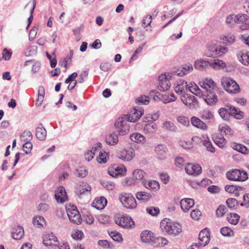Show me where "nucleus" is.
Returning a JSON list of instances; mask_svg holds the SVG:
<instances>
[{
    "label": "nucleus",
    "instance_id": "1",
    "mask_svg": "<svg viewBox=\"0 0 249 249\" xmlns=\"http://www.w3.org/2000/svg\"><path fill=\"white\" fill-rule=\"evenodd\" d=\"M200 86L207 92V95H203V91L199 88L194 93L196 96H203V99L208 105H214L218 101L216 92L218 91V87L212 79L206 78L200 82Z\"/></svg>",
    "mask_w": 249,
    "mask_h": 249
},
{
    "label": "nucleus",
    "instance_id": "2",
    "mask_svg": "<svg viewBox=\"0 0 249 249\" xmlns=\"http://www.w3.org/2000/svg\"><path fill=\"white\" fill-rule=\"evenodd\" d=\"M160 226L162 230L169 235L177 236L182 231L181 226L169 219H163L160 222Z\"/></svg>",
    "mask_w": 249,
    "mask_h": 249
},
{
    "label": "nucleus",
    "instance_id": "3",
    "mask_svg": "<svg viewBox=\"0 0 249 249\" xmlns=\"http://www.w3.org/2000/svg\"><path fill=\"white\" fill-rule=\"evenodd\" d=\"M207 48L206 56L213 58L221 56L228 51L226 47L213 43L208 44Z\"/></svg>",
    "mask_w": 249,
    "mask_h": 249
},
{
    "label": "nucleus",
    "instance_id": "4",
    "mask_svg": "<svg viewBox=\"0 0 249 249\" xmlns=\"http://www.w3.org/2000/svg\"><path fill=\"white\" fill-rule=\"evenodd\" d=\"M127 119L128 118L124 116L119 118L114 124L115 128L121 135H125L129 131L130 126Z\"/></svg>",
    "mask_w": 249,
    "mask_h": 249
},
{
    "label": "nucleus",
    "instance_id": "5",
    "mask_svg": "<svg viewBox=\"0 0 249 249\" xmlns=\"http://www.w3.org/2000/svg\"><path fill=\"white\" fill-rule=\"evenodd\" d=\"M221 84L224 89L231 93H237L240 91V88L237 83L228 77H223Z\"/></svg>",
    "mask_w": 249,
    "mask_h": 249
},
{
    "label": "nucleus",
    "instance_id": "6",
    "mask_svg": "<svg viewBox=\"0 0 249 249\" xmlns=\"http://www.w3.org/2000/svg\"><path fill=\"white\" fill-rule=\"evenodd\" d=\"M119 198L123 205L127 209H132L137 207L136 201L131 194L122 193Z\"/></svg>",
    "mask_w": 249,
    "mask_h": 249
},
{
    "label": "nucleus",
    "instance_id": "7",
    "mask_svg": "<svg viewBox=\"0 0 249 249\" xmlns=\"http://www.w3.org/2000/svg\"><path fill=\"white\" fill-rule=\"evenodd\" d=\"M172 77V73H165L159 76L158 89L161 91H165L168 90L171 87L170 80Z\"/></svg>",
    "mask_w": 249,
    "mask_h": 249
},
{
    "label": "nucleus",
    "instance_id": "8",
    "mask_svg": "<svg viewBox=\"0 0 249 249\" xmlns=\"http://www.w3.org/2000/svg\"><path fill=\"white\" fill-rule=\"evenodd\" d=\"M227 178L234 181H245L248 178V174L246 171L234 169L227 173Z\"/></svg>",
    "mask_w": 249,
    "mask_h": 249
},
{
    "label": "nucleus",
    "instance_id": "9",
    "mask_svg": "<svg viewBox=\"0 0 249 249\" xmlns=\"http://www.w3.org/2000/svg\"><path fill=\"white\" fill-rule=\"evenodd\" d=\"M180 99L190 109H196L198 107V102L194 95L184 94L180 96Z\"/></svg>",
    "mask_w": 249,
    "mask_h": 249
},
{
    "label": "nucleus",
    "instance_id": "10",
    "mask_svg": "<svg viewBox=\"0 0 249 249\" xmlns=\"http://www.w3.org/2000/svg\"><path fill=\"white\" fill-rule=\"evenodd\" d=\"M43 243L45 246L54 249H56L59 244L57 237L53 233L46 234L43 238Z\"/></svg>",
    "mask_w": 249,
    "mask_h": 249
},
{
    "label": "nucleus",
    "instance_id": "11",
    "mask_svg": "<svg viewBox=\"0 0 249 249\" xmlns=\"http://www.w3.org/2000/svg\"><path fill=\"white\" fill-rule=\"evenodd\" d=\"M115 222L116 224L124 228H131L134 225V222L131 217L126 215L116 217Z\"/></svg>",
    "mask_w": 249,
    "mask_h": 249
},
{
    "label": "nucleus",
    "instance_id": "12",
    "mask_svg": "<svg viewBox=\"0 0 249 249\" xmlns=\"http://www.w3.org/2000/svg\"><path fill=\"white\" fill-rule=\"evenodd\" d=\"M68 216L70 221L73 224L79 225L82 222L81 215L76 207L72 206L67 211Z\"/></svg>",
    "mask_w": 249,
    "mask_h": 249
},
{
    "label": "nucleus",
    "instance_id": "13",
    "mask_svg": "<svg viewBox=\"0 0 249 249\" xmlns=\"http://www.w3.org/2000/svg\"><path fill=\"white\" fill-rule=\"evenodd\" d=\"M186 172L190 175L197 176L201 173V167L198 164L188 163L185 167Z\"/></svg>",
    "mask_w": 249,
    "mask_h": 249
},
{
    "label": "nucleus",
    "instance_id": "14",
    "mask_svg": "<svg viewBox=\"0 0 249 249\" xmlns=\"http://www.w3.org/2000/svg\"><path fill=\"white\" fill-rule=\"evenodd\" d=\"M90 191V186L87 184L83 183L77 185L76 193L79 198H82L84 196L89 195Z\"/></svg>",
    "mask_w": 249,
    "mask_h": 249
},
{
    "label": "nucleus",
    "instance_id": "15",
    "mask_svg": "<svg viewBox=\"0 0 249 249\" xmlns=\"http://www.w3.org/2000/svg\"><path fill=\"white\" fill-rule=\"evenodd\" d=\"M199 244L200 246L204 247L207 245L210 240V235L207 228L201 231L198 236Z\"/></svg>",
    "mask_w": 249,
    "mask_h": 249
},
{
    "label": "nucleus",
    "instance_id": "16",
    "mask_svg": "<svg viewBox=\"0 0 249 249\" xmlns=\"http://www.w3.org/2000/svg\"><path fill=\"white\" fill-rule=\"evenodd\" d=\"M55 198L58 202L62 203L66 201L67 197L64 187L60 186L55 191Z\"/></svg>",
    "mask_w": 249,
    "mask_h": 249
},
{
    "label": "nucleus",
    "instance_id": "17",
    "mask_svg": "<svg viewBox=\"0 0 249 249\" xmlns=\"http://www.w3.org/2000/svg\"><path fill=\"white\" fill-rule=\"evenodd\" d=\"M188 88V85L187 82L185 80L180 79L177 81L176 85L175 87V92L178 94L180 95V96L185 94L184 91Z\"/></svg>",
    "mask_w": 249,
    "mask_h": 249
},
{
    "label": "nucleus",
    "instance_id": "18",
    "mask_svg": "<svg viewBox=\"0 0 249 249\" xmlns=\"http://www.w3.org/2000/svg\"><path fill=\"white\" fill-rule=\"evenodd\" d=\"M155 152L157 154V157L160 160L164 159L168 153V149L166 146L163 144L158 145L155 149Z\"/></svg>",
    "mask_w": 249,
    "mask_h": 249
},
{
    "label": "nucleus",
    "instance_id": "19",
    "mask_svg": "<svg viewBox=\"0 0 249 249\" xmlns=\"http://www.w3.org/2000/svg\"><path fill=\"white\" fill-rule=\"evenodd\" d=\"M142 114L143 112L142 111L134 108L130 111L128 115H124V116L128 118L127 119L129 122H135L139 119Z\"/></svg>",
    "mask_w": 249,
    "mask_h": 249
},
{
    "label": "nucleus",
    "instance_id": "20",
    "mask_svg": "<svg viewBox=\"0 0 249 249\" xmlns=\"http://www.w3.org/2000/svg\"><path fill=\"white\" fill-rule=\"evenodd\" d=\"M235 19L236 20V23H241L245 22L246 25H243L241 26L242 30L249 29V21L248 20V16L246 14H242L235 15Z\"/></svg>",
    "mask_w": 249,
    "mask_h": 249
},
{
    "label": "nucleus",
    "instance_id": "21",
    "mask_svg": "<svg viewBox=\"0 0 249 249\" xmlns=\"http://www.w3.org/2000/svg\"><path fill=\"white\" fill-rule=\"evenodd\" d=\"M194 204V200L191 198H183L180 201L181 208L184 212H187Z\"/></svg>",
    "mask_w": 249,
    "mask_h": 249
},
{
    "label": "nucleus",
    "instance_id": "22",
    "mask_svg": "<svg viewBox=\"0 0 249 249\" xmlns=\"http://www.w3.org/2000/svg\"><path fill=\"white\" fill-rule=\"evenodd\" d=\"M135 156V153L133 149L130 150H124L121 152L119 158L124 161H129Z\"/></svg>",
    "mask_w": 249,
    "mask_h": 249
},
{
    "label": "nucleus",
    "instance_id": "23",
    "mask_svg": "<svg viewBox=\"0 0 249 249\" xmlns=\"http://www.w3.org/2000/svg\"><path fill=\"white\" fill-rule=\"evenodd\" d=\"M191 122L193 125L196 127L204 130H206L208 129L206 124L196 117H192L191 119Z\"/></svg>",
    "mask_w": 249,
    "mask_h": 249
},
{
    "label": "nucleus",
    "instance_id": "24",
    "mask_svg": "<svg viewBox=\"0 0 249 249\" xmlns=\"http://www.w3.org/2000/svg\"><path fill=\"white\" fill-rule=\"evenodd\" d=\"M36 138L40 141H43L46 139L47 131L41 124L36 127Z\"/></svg>",
    "mask_w": 249,
    "mask_h": 249
},
{
    "label": "nucleus",
    "instance_id": "25",
    "mask_svg": "<svg viewBox=\"0 0 249 249\" xmlns=\"http://www.w3.org/2000/svg\"><path fill=\"white\" fill-rule=\"evenodd\" d=\"M143 186L151 190L154 191H158L160 189V184L159 182L156 180H148L142 182Z\"/></svg>",
    "mask_w": 249,
    "mask_h": 249
},
{
    "label": "nucleus",
    "instance_id": "26",
    "mask_svg": "<svg viewBox=\"0 0 249 249\" xmlns=\"http://www.w3.org/2000/svg\"><path fill=\"white\" fill-rule=\"evenodd\" d=\"M118 135L112 132L106 137V142L109 145H115L118 142Z\"/></svg>",
    "mask_w": 249,
    "mask_h": 249
},
{
    "label": "nucleus",
    "instance_id": "27",
    "mask_svg": "<svg viewBox=\"0 0 249 249\" xmlns=\"http://www.w3.org/2000/svg\"><path fill=\"white\" fill-rule=\"evenodd\" d=\"M24 236V230L22 227L18 226L14 228L12 232V237L15 240H20Z\"/></svg>",
    "mask_w": 249,
    "mask_h": 249
},
{
    "label": "nucleus",
    "instance_id": "28",
    "mask_svg": "<svg viewBox=\"0 0 249 249\" xmlns=\"http://www.w3.org/2000/svg\"><path fill=\"white\" fill-rule=\"evenodd\" d=\"M229 114L233 116L237 119H241L243 117V112L238 108L232 106H228Z\"/></svg>",
    "mask_w": 249,
    "mask_h": 249
},
{
    "label": "nucleus",
    "instance_id": "29",
    "mask_svg": "<svg viewBox=\"0 0 249 249\" xmlns=\"http://www.w3.org/2000/svg\"><path fill=\"white\" fill-rule=\"evenodd\" d=\"M210 65V62L209 61L204 60H198L195 62V68L197 70L203 71L209 68Z\"/></svg>",
    "mask_w": 249,
    "mask_h": 249
},
{
    "label": "nucleus",
    "instance_id": "30",
    "mask_svg": "<svg viewBox=\"0 0 249 249\" xmlns=\"http://www.w3.org/2000/svg\"><path fill=\"white\" fill-rule=\"evenodd\" d=\"M136 197L138 200L142 202L148 201L152 197L151 195L145 192H138L136 194Z\"/></svg>",
    "mask_w": 249,
    "mask_h": 249
},
{
    "label": "nucleus",
    "instance_id": "31",
    "mask_svg": "<svg viewBox=\"0 0 249 249\" xmlns=\"http://www.w3.org/2000/svg\"><path fill=\"white\" fill-rule=\"evenodd\" d=\"M162 128L172 132H175L178 129L176 125L173 123L169 121H166L163 123Z\"/></svg>",
    "mask_w": 249,
    "mask_h": 249
},
{
    "label": "nucleus",
    "instance_id": "32",
    "mask_svg": "<svg viewBox=\"0 0 249 249\" xmlns=\"http://www.w3.org/2000/svg\"><path fill=\"white\" fill-rule=\"evenodd\" d=\"M130 138L133 142L137 143H143L145 142V138L139 133H133L130 135Z\"/></svg>",
    "mask_w": 249,
    "mask_h": 249
},
{
    "label": "nucleus",
    "instance_id": "33",
    "mask_svg": "<svg viewBox=\"0 0 249 249\" xmlns=\"http://www.w3.org/2000/svg\"><path fill=\"white\" fill-rule=\"evenodd\" d=\"M210 67L214 69H220L225 68L226 64L221 60L215 59L213 62H210Z\"/></svg>",
    "mask_w": 249,
    "mask_h": 249
},
{
    "label": "nucleus",
    "instance_id": "34",
    "mask_svg": "<svg viewBox=\"0 0 249 249\" xmlns=\"http://www.w3.org/2000/svg\"><path fill=\"white\" fill-rule=\"evenodd\" d=\"M114 170L115 172H113L112 173H111V171H109V175L113 177H116L118 175H124L126 172V169L124 166H117L114 168Z\"/></svg>",
    "mask_w": 249,
    "mask_h": 249
},
{
    "label": "nucleus",
    "instance_id": "35",
    "mask_svg": "<svg viewBox=\"0 0 249 249\" xmlns=\"http://www.w3.org/2000/svg\"><path fill=\"white\" fill-rule=\"evenodd\" d=\"M45 221L43 217L41 216H36L33 219V224L37 228H41L45 224Z\"/></svg>",
    "mask_w": 249,
    "mask_h": 249
},
{
    "label": "nucleus",
    "instance_id": "36",
    "mask_svg": "<svg viewBox=\"0 0 249 249\" xmlns=\"http://www.w3.org/2000/svg\"><path fill=\"white\" fill-rule=\"evenodd\" d=\"M45 94V89L43 87H40L38 89V96L36 100V105L39 107L42 103Z\"/></svg>",
    "mask_w": 249,
    "mask_h": 249
},
{
    "label": "nucleus",
    "instance_id": "37",
    "mask_svg": "<svg viewBox=\"0 0 249 249\" xmlns=\"http://www.w3.org/2000/svg\"><path fill=\"white\" fill-rule=\"evenodd\" d=\"M235 40V37L234 35L228 34L224 36L223 38V42L226 45H231L232 44Z\"/></svg>",
    "mask_w": 249,
    "mask_h": 249
},
{
    "label": "nucleus",
    "instance_id": "38",
    "mask_svg": "<svg viewBox=\"0 0 249 249\" xmlns=\"http://www.w3.org/2000/svg\"><path fill=\"white\" fill-rule=\"evenodd\" d=\"M239 218V215L237 213H231L228 215L227 219L231 224L236 225L238 223Z\"/></svg>",
    "mask_w": 249,
    "mask_h": 249
},
{
    "label": "nucleus",
    "instance_id": "39",
    "mask_svg": "<svg viewBox=\"0 0 249 249\" xmlns=\"http://www.w3.org/2000/svg\"><path fill=\"white\" fill-rule=\"evenodd\" d=\"M32 138V134L30 131H24L20 135V140L23 142H30Z\"/></svg>",
    "mask_w": 249,
    "mask_h": 249
},
{
    "label": "nucleus",
    "instance_id": "40",
    "mask_svg": "<svg viewBox=\"0 0 249 249\" xmlns=\"http://www.w3.org/2000/svg\"><path fill=\"white\" fill-rule=\"evenodd\" d=\"M88 174V171L85 167H80L76 169L74 172V174L77 177L80 178H84L86 177Z\"/></svg>",
    "mask_w": 249,
    "mask_h": 249
},
{
    "label": "nucleus",
    "instance_id": "41",
    "mask_svg": "<svg viewBox=\"0 0 249 249\" xmlns=\"http://www.w3.org/2000/svg\"><path fill=\"white\" fill-rule=\"evenodd\" d=\"M214 143L220 148H224L226 144V139L222 136L216 137L214 140Z\"/></svg>",
    "mask_w": 249,
    "mask_h": 249
},
{
    "label": "nucleus",
    "instance_id": "42",
    "mask_svg": "<svg viewBox=\"0 0 249 249\" xmlns=\"http://www.w3.org/2000/svg\"><path fill=\"white\" fill-rule=\"evenodd\" d=\"M219 130L222 133H224L225 135H232L231 128L226 124H223L219 125Z\"/></svg>",
    "mask_w": 249,
    "mask_h": 249
},
{
    "label": "nucleus",
    "instance_id": "43",
    "mask_svg": "<svg viewBox=\"0 0 249 249\" xmlns=\"http://www.w3.org/2000/svg\"><path fill=\"white\" fill-rule=\"evenodd\" d=\"M177 122L185 126H188L190 124V121L188 117L184 116H178L177 117Z\"/></svg>",
    "mask_w": 249,
    "mask_h": 249
},
{
    "label": "nucleus",
    "instance_id": "44",
    "mask_svg": "<svg viewBox=\"0 0 249 249\" xmlns=\"http://www.w3.org/2000/svg\"><path fill=\"white\" fill-rule=\"evenodd\" d=\"M144 172L140 169L136 170L133 172V177L137 180L142 179L144 178Z\"/></svg>",
    "mask_w": 249,
    "mask_h": 249
},
{
    "label": "nucleus",
    "instance_id": "45",
    "mask_svg": "<svg viewBox=\"0 0 249 249\" xmlns=\"http://www.w3.org/2000/svg\"><path fill=\"white\" fill-rule=\"evenodd\" d=\"M226 204L229 208L235 209L238 206V202L235 198H230L227 200Z\"/></svg>",
    "mask_w": 249,
    "mask_h": 249
},
{
    "label": "nucleus",
    "instance_id": "46",
    "mask_svg": "<svg viewBox=\"0 0 249 249\" xmlns=\"http://www.w3.org/2000/svg\"><path fill=\"white\" fill-rule=\"evenodd\" d=\"M213 117L212 113L209 110L205 109L202 112L201 118L203 120L210 121Z\"/></svg>",
    "mask_w": 249,
    "mask_h": 249
},
{
    "label": "nucleus",
    "instance_id": "47",
    "mask_svg": "<svg viewBox=\"0 0 249 249\" xmlns=\"http://www.w3.org/2000/svg\"><path fill=\"white\" fill-rule=\"evenodd\" d=\"M220 232L224 236H233V231L229 227H225L221 229Z\"/></svg>",
    "mask_w": 249,
    "mask_h": 249
},
{
    "label": "nucleus",
    "instance_id": "48",
    "mask_svg": "<svg viewBox=\"0 0 249 249\" xmlns=\"http://www.w3.org/2000/svg\"><path fill=\"white\" fill-rule=\"evenodd\" d=\"M243 187L240 186H236L232 185H227L225 186V190L226 192L230 193H233L236 191L242 190Z\"/></svg>",
    "mask_w": 249,
    "mask_h": 249
},
{
    "label": "nucleus",
    "instance_id": "49",
    "mask_svg": "<svg viewBox=\"0 0 249 249\" xmlns=\"http://www.w3.org/2000/svg\"><path fill=\"white\" fill-rule=\"evenodd\" d=\"M235 17L236 16L234 15H230L228 16L226 20V24L230 27L233 26L237 22Z\"/></svg>",
    "mask_w": 249,
    "mask_h": 249
},
{
    "label": "nucleus",
    "instance_id": "50",
    "mask_svg": "<svg viewBox=\"0 0 249 249\" xmlns=\"http://www.w3.org/2000/svg\"><path fill=\"white\" fill-rule=\"evenodd\" d=\"M107 155L108 153L106 152H100L99 155V157L97 159V160L100 163H106L107 162Z\"/></svg>",
    "mask_w": 249,
    "mask_h": 249
},
{
    "label": "nucleus",
    "instance_id": "51",
    "mask_svg": "<svg viewBox=\"0 0 249 249\" xmlns=\"http://www.w3.org/2000/svg\"><path fill=\"white\" fill-rule=\"evenodd\" d=\"M109 235L112 239L114 241L120 242L123 240L121 234L116 231H111Z\"/></svg>",
    "mask_w": 249,
    "mask_h": 249
},
{
    "label": "nucleus",
    "instance_id": "52",
    "mask_svg": "<svg viewBox=\"0 0 249 249\" xmlns=\"http://www.w3.org/2000/svg\"><path fill=\"white\" fill-rule=\"evenodd\" d=\"M227 208L224 205H220L216 210V214L218 217H222L226 213Z\"/></svg>",
    "mask_w": 249,
    "mask_h": 249
},
{
    "label": "nucleus",
    "instance_id": "53",
    "mask_svg": "<svg viewBox=\"0 0 249 249\" xmlns=\"http://www.w3.org/2000/svg\"><path fill=\"white\" fill-rule=\"evenodd\" d=\"M36 0H33V7L31 8V9L30 10V16L28 18V25H27V27H26L27 29L29 27V26L30 25V24H31V23L32 22V20H33V17L32 15H33V14L34 13L35 8L36 7Z\"/></svg>",
    "mask_w": 249,
    "mask_h": 249
},
{
    "label": "nucleus",
    "instance_id": "54",
    "mask_svg": "<svg viewBox=\"0 0 249 249\" xmlns=\"http://www.w3.org/2000/svg\"><path fill=\"white\" fill-rule=\"evenodd\" d=\"M103 186L106 187L108 190H113L115 188V184L109 181H104L101 183Z\"/></svg>",
    "mask_w": 249,
    "mask_h": 249
},
{
    "label": "nucleus",
    "instance_id": "55",
    "mask_svg": "<svg viewBox=\"0 0 249 249\" xmlns=\"http://www.w3.org/2000/svg\"><path fill=\"white\" fill-rule=\"evenodd\" d=\"M147 212L152 216L157 215L160 213L158 207H150L146 209Z\"/></svg>",
    "mask_w": 249,
    "mask_h": 249
},
{
    "label": "nucleus",
    "instance_id": "56",
    "mask_svg": "<svg viewBox=\"0 0 249 249\" xmlns=\"http://www.w3.org/2000/svg\"><path fill=\"white\" fill-rule=\"evenodd\" d=\"M32 147V143L30 142H25L22 146L23 150L25 151L26 154L30 153Z\"/></svg>",
    "mask_w": 249,
    "mask_h": 249
},
{
    "label": "nucleus",
    "instance_id": "57",
    "mask_svg": "<svg viewBox=\"0 0 249 249\" xmlns=\"http://www.w3.org/2000/svg\"><path fill=\"white\" fill-rule=\"evenodd\" d=\"M152 20V16L148 15L146 16L142 20V27L144 28L146 27L147 26L150 25Z\"/></svg>",
    "mask_w": 249,
    "mask_h": 249
},
{
    "label": "nucleus",
    "instance_id": "58",
    "mask_svg": "<svg viewBox=\"0 0 249 249\" xmlns=\"http://www.w3.org/2000/svg\"><path fill=\"white\" fill-rule=\"evenodd\" d=\"M136 101L142 105H147L149 102V97L146 96H142L136 99Z\"/></svg>",
    "mask_w": 249,
    "mask_h": 249
},
{
    "label": "nucleus",
    "instance_id": "59",
    "mask_svg": "<svg viewBox=\"0 0 249 249\" xmlns=\"http://www.w3.org/2000/svg\"><path fill=\"white\" fill-rule=\"evenodd\" d=\"M218 113L222 118L227 119L228 117V114H229L228 107H227V108H220L218 110Z\"/></svg>",
    "mask_w": 249,
    "mask_h": 249
},
{
    "label": "nucleus",
    "instance_id": "60",
    "mask_svg": "<svg viewBox=\"0 0 249 249\" xmlns=\"http://www.w3.org/2000/svg\"><path fill=\"white\" fill-rule=\"evenodd\" d=\"M151 235L147 231H144L141 234V239L143 242L147 243L150 239Z\"/></svg>",
    "mask_w": 249,
    "mask_h": 249
},
{
    "label": "nucleus",
    "instance_id": "61",
    "mask_svg": "<svg viewBox=\"0 0 249 249\" xmlns=\"http://www.w3.org/2000/svg\"><path fill=\"white\" fill-rule=\"evenodd\" d=\"M176 165L179 168H182L186 163L182 158L177 157L175 160Z\"/></svg>",
    "mask_w": 249,
    "mask_h": 249
},
{
    "label": "nucleus",
    "instance_id": "62",
    "mask_svg": "<svg viewBox=\"0 0 249 249\" xmlns=\"http://www.w3.org/2000/svg\"><path fill=\"white\" fill-rule=\"evenodd\" d=\"M179 145L184 149H188L193 147L192 143L189 141H181Z\"/></svg>",
    "mask_w": 249,
    "mask_h": 249
},
{
    "label": "nucleus",
    "instance_id": "63",
    "mask_svg": "<svg viewBox=\"0 0 249 249\" xmlns=\"http://www.w3.org/2000/svg\"><path fill=\"white\" fill-rule=\"evenodd\" d=\"M38 28L36 27H34L30 32L29 35V39L30 41L33 40L37 34Z\"/></svg>",
    "mask_w": 249,
    "mask_h": 249
},
{
    "label": "nucleus",
    "instance_id": "64",
    "mask_svg": "<svg viewBox=\"0 0 249 249\" xmlns=\"http://www.w3.org/2000/svg\"><path fill=\"white\" fill-rule=\"evenodd\" d=\"M190 215L193 219L198 220L201 215V213L198 209H195L192 211Z\"/></svg>",
    "mask_w": 249,
    "mask_h": 249
}]
</instances>
